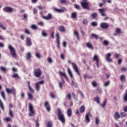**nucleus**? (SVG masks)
<instances>
[{
  "label": "nucleus",
  "mask_w": 127,
  "mask_h": 127,
  "mask_svg": "<svg viewBox=\"0 0 127 127\" xmlns=\"http://www.w3.org/2000/svg\"><path fill=\"white\" fill-rule=\"evenodd\" d=\"M8 49L9 50L10 54L13 58H16L17 55L16 54V51L12 45H8Z\"/></svg>",
  "instance_id": "1"
},
{
  "label": "nucleus",
  "mask_w": 127,
  "mask_h": 127,
  "mask_svg": "<svg viewBox=\"0 0 127 127\" xmlns=\"http://www.w3.org/2000/svg\"><path fill=\"white\" fill-rule=\"evenodd\" d=\"M58 116L59 118V120L64 124L65 123V116H64V114L62 113V110L60 108L58 109Z\"/></svg>",
  "instance_id": "2"
},
{
  "label": "nucleus",
  "mask_w": 127,
  "mask_h": 127,
  "mask_svg": "<svg viewBox=\"0 0 127 127\" xmlns=\"http://www.w3.org/2000/svg\"><path fill=\"white\" fill-rule=\"evenodd\" d=\"M29 117H34L35 116V111H34V109H33V106H32L31 103H29Z\"/></svg>",
  "instance_id": "3"
},
{
  "label": "nucleus",
  "mask_w": 127,
  "mask_h": 127,
  "mask_svg": "<svg viewBox=\"0 0 127 127\" xmlns=\"http://www.w3.org/2000/svg\"><path fill=\"white\" fill-rule=\"evenodd\" d=\"M3 11L4 12H7L8 13H12L13 11H15V10H14V9L11 7L6 6L3 8Z\"/></svg>",
  "instance_id": "4"
},
{
  "label": "nucleus",
  "mask_w": 127,
  "mask_h": 127,
  "mask_svg": "<svg viewBox=\"0 0 127 127\" xmlns=\"http://www.w3.org/2000/svg\"><path fill=\"white\" fill-rule=\"evenodd\" d=\"M43 84H44V80H42L35 83V88L37 92H39L40 90V85H43Z\"/></svg>",
  "instance_id": "5"
},
{
  "label": "nucleus",
  "mask_w": 127,
  "mask_h": 127,
  "mask_svg": "<svg viewBox=\"0 0 127 127\" xmlns=\"http://www.w3.org/2000/svg\"><path fill=\"white\" fill-rule=\"evenodd\" d=\"M34 74L35 77H36L37 78H39V77L41 76L42 72H41V70H40V68H38L34 70Z\"/></svg>",
  "instance_id": "6"
},
{
  "label": "nucleus",
  "mask_w": 127,
  "mask_h": 127,
  "mask_svg": "<svg viewBox=\"0 0 127 127\" xmlns=\"http://www.w3.org/2000/svg\"><path fill=\"white\" fill-rule=\"evenodd\" d=\"M71 64L72 65V67L74 70V71L78 75V76H80L81 74L80 73V72L79 71V69L78 68V66H77V64H75L74 63H72Z\"/></svg>",
  "instance_id": "7"
},
{
  "label": "nucleus",
  "mask_w": 127,
  "mask_h": 127,
  "mask_svg": "<svg viewBox=\"0 0 127 127\" xmlns=\"http://www.w3.org/2000/svg\"><path fill=\"white\" fill-rule=\"evenodd\" d=\"M112 54L111 53H108L106 55V60L107 62H113V60L111 58Z\"/></svg>",
  "instance_id": "8"
},
{
  "label": "nucleus",
  "mask_w": 127,
  "mask_h": 127,
  "mask_svg": "<svg viewBox=\"0 0 127 127\" xmlns=\"http://www.w3.org/2000/svg\"><path fill=\"white\" fill-rule=\"evenodd\" d=\"M44 107L46 109L47 112H49L51 108H50V104L48 101H46L44 104Z\"/></svg>",
  "instance_id": "9"
},
{
  "label": "nucleus",
  "mask_w": 127,
  "mask_h": 127,
  "mask_svg": "<svg viewBox=\"0 0 127 127\" xmlns=\"http://www.w3.org/2000/svg\"><path fill=\"white\" fill-rule=\"evenodd\" d=\"M61 79L62 81H59V86L60 89H62L63 88V85L65 84V81L64 80V79H63V77H61Z\"/></svg>",
  "instance_id": "10"
},
{
  "label": "nucleus",
  "mask_w": 127,
  "mask_h": 127,
  "mask_svg": "<svg viewBox=\"0 0 127 127\" xmlns=\"http://www.w3.org/2000/svg\"><path fill=\"white\" fill-rule=\"evenodd\" d=\"M93 61H96L97 67V68H99V63L100 61H99V57L97 56V55L94 56L93 58Z\"/></svg>",
  "instance_id": "11"
},
{
  "label": "nucleus",
  "mask_w": 127,
  "mask_h": 127,
  "mask_svg": "<svg viewBox=\"0 0 127 127\" xmlns=\"http://www.w3.org/2000/svg\"><path fill=\"white\" fill-rule=\"evenodd\" d=\"M91 114L90 113H86L85 117V121H86L87 123H90V117H91Z\"/></svg>",
  "instance_id": "12"
},
{
  "label": "nucleus",
  "mask_w": 127,
  "mask_h": 127,
  "mask_svg": "<svg viewBox=\"0 0 127 127\" xmlns=\"http://www.w3.org/2000/svg\"><path fill=\"white\" fill-rule=\"evenodd\" d=\"M26 43L27 46L30 47L31 45H32V42H31V39L30 38H26Z\"/></svg>",
  "instance_id": "13"
},
{
  "label": "nucleus",
  "mask_w": 127,
  "mask_h": 127,
  "mask_svg": "<svg viewBox=\"0 0 127 127\" xmlns=\"http://www.w3.org/2000/svg\"><path fill=\"white\" fill-rule=\"evenodd\" d=\"M100 27L103 28V29H107L109 27V25L107 23H101L100 24Z\"/></svg>",
  "instance_id": "14"
},
{
  "label": "nucleus",
  "mask_w": 127,
  "mask_h": 127,
  "mask_svg": "<svg viewBox=\"0 0 127 127\" xmlns=\"http://www.w3.org/2000/svg\"><path fill=\"white\" fill-rule=\"evenodd\" d=\"M99 11L102 16H107V14H106V10L105 9H99Z\"/></svg>",
  "instance_id": "15"
},
{
  "label": "nucleus",
  "mask_w": 127,
  "mask_h": 127,
  "mask_svg": "<svg viewBox=\"0 0 127 127\" xmlns=\"http://www.w3.org/2000/svg\"><path fill=\"white\" fill-rule=\"evenodd\" d=\"M114 118L116 121H118V120H119L121 118V115H120V113H119V112H115L114 113Z\"/></svg>",
  "instance_id": "16"
},
{
  "label": "nucleus",
  "mask_w": 127,
  "mask_h": 127,
  "mask_svg": "<svg viewBox=\"0 0 127 127\" xmlns=\"http://www.w3.org/2000/svg\"><path fill=\"white\" fill-rule=\"evenodd\" d=\"M86 47L87 48H89V49H91V50H93L94 49V47H93V45H92V44L90 42H87L85 44Z\"/></svg>",
  "instance_id": "17"
},
{
  "label": "nucleus",
  "mask_w": 127,
  "mask_h": 127,
  "mask_svg": "<svg viewBox=\"0 0 127 127\" xmlns=\"http://www.w3.org/2000/svg\"><path fill=\"white\" fill-rule=\"evenodd\" d=\"M81 6L85 9H89V3H81Z\"/></svg>",
  "instance_id": "18"
},
{
  "label": "nucleus",
  "mask_w": 127,
  "mask_h": 127,
  "mask_svg": "<svg viewBox=\"0 0 127 127\" xmlns=\"http://www.w3.org/2000/svg\"><path fill=\"white\" fill-rule=\"evenodd\" d=\"M120 79L121 82H122V83L126 82V76L125 75L122 74L120 75Z\"/></svg>",
  "instance_id": "19"
},
{
  "label": "nucleus",
  "mask_w": 127,
  "mask_h": 127,
  "mask_svg": "<svg viewBox=\"0 0 127 127\" xmlns=\"http://www.w3.org/2000/svg\"><path fill=\"white\" fill-rule=\"evenodd\" d=\"M60 76H61V77H62V76H64V77L66 79V80L67 81H68V77L67 76V74H66V73L65 72H63L62 71H60Z\"/></svg>",
  "instance_id": "20"
},
{
  "label": "nucleus",
  "mask_w": 127,
  "mask_h": 127,
  "mask_svg": "<svg viewBox=\"0 0 127 127\" xmlns=\"http://www.w3.org/2000/svg\"><path fill=\"white\" fill-rule=\"evenodd\" d=\"M58 29L61 32H65V31H66V29L65 28V27H64V26H59Z\"/></svg>",
  "instance_id": "21"
},
{
  "label": "nucleus",
  "mask_w": 127,
  "mask_h": 127,
  "mask_svg": "<svg viewBox=\"0 0 127 127\" xmlns=\"http://www.w3.org/2000/svg\"><path fill=\"white\" fill-rule=\"evenodd\" d=\"M43 18L44 19H46V20H48L49 19H51L52 18V15L51 14L49 13L47 16H44L43 17Z\"/></svg>",
  "instance_id": "22"
},
{
  "label": "nucleus",
  "mask_w": 127,
  "mask_h": 127,
  "mask_svg": "<svg viewBox=\"0 0 127 127\" xmlns=\"http://www.w3.org/2000/svg\"><path fill=\"white\" fill-rule=\"evenodd\" d=\"M67 73L70 78H74L73 73H72V71H71V69H70L69 68H67Z\"/></svg>",
  "instance_id": "23"
},
{
  "label": "nucleus",
  "mask_w": 127,
  "mask_h": 127,
  "mask_svg": "<svg viewBox=\"0 0 127 127\" xmlns=\"http://www.w3.org/2000/svg\"><path fill=\"white\" fill-rule=\"evenodd\" d=\"M67 116L70 118L71 117V116L72 115V109H68L67 111Z\"/></svg>",
  "instance_id": "24"
},
{
  "label": "nucleus",
  "mask_w": 127,
  "mask_h": 127,
  "mask_svg": "<svg viewBox=\"0 0 127 127\" xmlns=\"http://www.w3.org/2000/svg\"><path fill=\"white\" fill-rule=\"evenodd\" d=\"M80 113H81V114H83V113H84L85 112V110H86L85 108V106L82 105L80 107Z\"/></svg>",
  "instance_id": "25"
},
{
  "label": "nucleus",
  "mask_w": 127,
  "mask_h": 127,
  "mask_svg": "<svg viewBox=\"0 0 127 127\" xmlns=\"http://www.w3.org/2000/svg\"><path fill=\"white\" fill-rule=\"evenodd\" d=\"M71 17V18H73V19H76V18H77V12H74L72 13Z\"/></svg>",
  "instance_id": "26"
},
{
  "label": "nucleus",
  "mask_w": 127,
  "mask_h": 127,
  "mask_svg": "<svg viewBox=\"0 0 127 127\" xmlns=\"http://www.w3.org/2000/svg\"><path fill=\"white\" fill-rule=\"evenodd\" d=\"M74 34L76 37L77 40H80V37H79V33L78 31H74Z\"/></svg>",
  "instance_id": "27"
},
{
  "label": "nucleus",
  "mask_w": 127,
  "mask_h": 127,
  "mask_svg": "<svg viewBox=\"0 0 127 127\" xmlns=\"http://www.w3.org/2000/svg\"><path fill=\"white\" fill-rule=\"evenodd\" d=\"M55 10H56V11H57V12H63L65 10V8H63V9H59L57 8H55Z\"/></svg>",
  "instance_id": "28"
},
{
  "label": "nucleus",
  "mask_w": 127,
  "mask_h": 127,
  "mask_svg": "<svg viewBox=\"0 0 127 127\" xmlns=\"http://www.w3.org/2000/svg\"><path fill=\"white\" fill-rule=\"evenodd\" d=\"M91 16L92 17V18L96 19H97V17L98 16V13H94L91 15Z\"/></svg>",
  "instance_id": "29"
},
{
  "label": "nucleus",
  "mask_w": 127,
  "mask_h": 127,
  "mask_svg": "<svg viewBox=\"0 0 127 127\" xmlns=\"http://www.w3.org/2000/svg\"><path fill=\"white\" fill-rule=\"evenodd\" d=\"M0 107L3 111L4 110V106L3 105V103H2V101H1V100H0Z\"/></svg>",
  "instance_id": "30"
},
{
  "label": "nucleus",
  "mask_w": 127,
  "mask_h": 127,
  "mask_svg": "<svg viewBox=\"0 0 127 127\" xmlns=\"http://www.w3.org/2000/svg\"><path fill=\"white\" fill-rule=\"evenodd\" d=\"M123 100L124 102H127V89L126 90L125 95L124 96Z\"/></svg>",
  "instance_id": "31"
},
{
  "label": "nucleus",
  "mask_w": 127,
  "mask_h": 127,
  "mask_svg": "<svg viewBox=\"0 0 127 127\" xmlns=\"http://www.w3.org/2000/svg\"><path fill=\"white\" fill-rule=\"evenodd\" d=\"M110 84H111V81L110 80L107 81L106 82H105L104 84V87H108V86H110Z\"/></svg>",
  "instance_id": "32"
},
{
  "label": "nucleus",
  "mask_w": 127,
  "mask_h": 127,
  "mask_svg": "<svg viewBox=\"0 0 127 127\" xmlns=\"http://www.w3.org/2000/svg\"><path fill=\"white\" fill-rule=\"evenodd\" d=\"M0 70L3 72H5L6 71V67L5 66H0Z\"/></svg>",
  "instance_id": "33"
},
{
  "label": "nucleus",
  "mask_w": 127,
  "mask_h": 127,
  "mask_svg": "<svg viewBox=\"0 0 127 127\" xmlns=\"http://www.w3.org/2000/svg\"><path fill=\"white\" fill-rule=\"evenodd\" d=\"M56 37H57V42H60V35L59 33H57L56 34Z\"/></svg>",
  "instance_id": "34"
},
{
  "label": "nucleus",
  "mask_w": 127,
  "mask_h": 127,
  "mask_svg": "<svg viewBox=\"0 0 127 127\" xmlns=\"http://www.w3.org/2000/svg\"><path fill=\"white\" fill-rule=\"evenodd\" d=\"M0 27L2 29H3V30H5V29H6V27H5V26H4V25H3L2 23H0Z\"/></svg>",
  "instance_id": "35"
},
{
  "label": "nucleus",
  "mask_w": 127,
  "mask_h": 127,
  "mask_svg": "<svg viewBox=\"0 0 127 127\" xmlns=\"http://www.w3.org/2000/svg\"><path fill=\"white\" fill-rule=\"evenodd\" d=\"M31 28L32 29H34V30H36L37 29H38L37 26H36V25H32L31 26Z\"/></svg>",
  "instance_id": "36"
},
{
  "label": "nucleus",
  "mask_w": 127,
  "mask_h": 127,
  "mask_svg": "<svg viewBox=\"0 0 127 127\" xmlns=\"http://www.w3.org/2000/svg\"><path fill=\"white\" fill-rule=\"evenodd\" d=\"M23 19H24V20H27V17H28V15H27V14L26 13H24L23 15Z\"/></svg>",
  "instance_id": "37"
},
{
  "label": "nucleus",
  "mask_w": 127,
  "mask_h": 127,
  "mask_svg": "<svg viewBox=\"0 0 127 127\" xmlns=\"http://www.w3.org/2000/svg\"><path fill=\"white\" fill-rule=\"evenodd\" d=\"M121 118H126L127 117V113L125 112H122L121 113Z\"/></svg>",
  "instance_id": "38"
},
{
  "label": "nucleus",
  "mask_w": 127,
  "mask_h": 127,
  "mask_svg": "<svg viewBox=\"0 0 127 127\" xmlns=\"http://www.w3.org/2000/svg\"><path fill=\"white\" fill-rule=\"evenodd\" d=\"M42 35H43V36H44V37H47L48 35L47 33H46L45 31H44V30L42 31Z\"/></svg>",
  "instance_id": "39"
},
{
  "label": "nucleus",
  "mask_w": 127,
  "mask_h": 127,
  "mask_svg": "<svg viewBox=\"0 0 127 127\" xmlns=\"http://www.w3.org/2000/svg\"><path fill=\"white\" fill-rule=\"evenodd\" d=\"M9 115L11 118H13V113L12 111H11V109L10 108L9 109Z\"/></svg>",
  "instance_id": "40"
},
{
  "label": "nucleus",
  "mask_w": 127,
  "mask_h": 127,
  "mask_svg": "<svg viewBox=\"0 0 127 127\" xmlns=\"http://www.w3.org/2000/svg\"><path fill=\"white\" fill-rule=\"evenodd\" d=\"M109 41L107 40H104L103 42V45H104L105 46H108V45H109Z\"/></svg>",
  "instance_id": "41"
},
{
  "label": "nucleus",
  "mask_w": 127,
  "mask_h": 127,
  "mask_svg": "<svg viewBox=\"0 0 127 127\" xmlns=\"http://www.w3.org/2000/svg\"><path fill=\"white\" fill-rule=\"evenodd\" d=\"M94 100L97 104H100V97L97 96Z\"/></svg>",
  "instance_id": "42"
},
{
  "label": "nucleus",
  "mask_w": 127,
  "mask_h": 127,
  "mask_svg": "<svg viewBox=\"0 0 127 127\" xmlns=\"http://www.w3.org/2000/svg\"><path fill=\"white\" fill-rule=\"evenodd\" d=\"M11 93L13 95H15L16 94V90L14 88H12L11 89Z\"/></svg>",
  "instance_id": "43"
},
{
  "label": "nucleus",
  "mask_w": 127,
  "mask_h": 127,
  "mask_svg": "<svg viewBox=\"0 0 127 127\" xmlns=\"http://www.w3.org/2000/svg\"><path fill=\"white\" fill-rule=\"evenodd\" d=\"M121 71H122V72H127V67H126V66H123L121 68Z\"/></svg>",
  "instance_id": "44"
},
{
  "label": "nucleus",
  "mask_w": 127,
  "mask_h": 127,
  "mask_svg": "<svg viewBox=\"0 0 127 127\" xmlns=\"http://www.w3.org/2000/svg\"><path fill=\"white\" fill-rule=\"evenodd\" d=\"M32 56H31V53H28L27 54V59H28V60H29V59H30V58H31Z\"/></svg>",
  "instance_id": "45"
},
{
  "label": "nucleus",
  "mask_w": 127,
  "mask_h": 127,
  "mask_svg": "<svg viewBox=\"0 0 127 127\" xmlns=\"http://www.w3.org/2000/svg\"><path fill=\"white\" fill-rule=\"evenodd\" d=\"M99 123H100V119L98 117H96L95 119V124L96 125H99Z\"/></svg>",
  "instance_id": "46"
},
{
  "label": "nucleus",
  "mask_w": 127,
  "mask_h": 127,
  "mask_svg": "<svg viewBox=\"0 0 127 127\" xmlns=\"http://www.w3.org/2000/svg\"><path fill=\"white\" fill-rule=\"evenodd\" d=\"M5 91L6 92V93H7L8 95H9V94H10V93H11V89H9V88H6L5 89Z\"/></svg>",
  "instance_id": "47"
},
{
  "label": "nucleus",
  "mask_w": 127,
  "mask_h": 127,
  "mask_svg": "<svg viewBox=\"0 0 127 127\" xmlns=\"http://www.w3.org/2000/svg\"><path fill=\"white\" fill-rule=\"evenodd\" d=\"M12 78H18L19 76L18 75V74L15 73L12 75Z\"/></svg>",
  "instance_id": "48"
},
{
  "label": "nucleus",
  "mask_w": 127,
  "mask_h": 127,
  "mask_svg": "<svg viewBox=\"0 0 127 127\" xmlns=\"http://www.w3.org/2000/svg\"><path fill=\"white\" fill-rule=\"evenodd\" d=\"M1 97L3 98V99L4 100H5V94H4V91H2L1 93Z\"/></svg>",
  "instance_id": "49"
},
{
  "label": "nucleus",
  "mask_w": 127,
  "mask_h": 127,
  "mask_svg": "<svg viewBox=\"0 0 127 127\" xmlns=\"http://www.w3.org/2000/svg\"><path fill=\"white\" fill-rule=\"evenodd\" d=\"M28 97H29V100H32L33 99V96H32V94H31L30 93H28Z\"/></svg>",
  "instance_id": "50"
},
{
  "label": "nucleus",
  "mask_w": 127,
  "mask_h": 127,
  "mask_svg": "<svg viewBox=\"0 0 127 127\" xmlns=\"http://www.w3.org/2000/svg\"><path fill=\"white\" fill-rule=\"evenodd\" d=\"M106 105H107V100H105L103 102V103L101 105V106L104 108V107H105V106H106Z\"/></svg>",
  "instance_id": "51"
},
{
  "label": "nucleus",
  "mask_w": 127,
  "mask_h": 127,
  "mask_svg": "<svg viewBox=\"0 0 127 127\" xmlns=\"http://www.w3.org/2000/svg\"><path fill=\"white\" fill-rule=\"evenodd\" d=\"M35 56L38 59H40V53H37L35 55Z\"/></svg>",
  "instance_id": "52"
},
{
  "label": "nucleus",
  "mask_w": 127,
  "mask_h": 127,
  "mask_svg": "<svg viewBox=\"0 0 127 127\" xmlns=\"http://www.w3.org/2000/svg\"><path fill=\"white\" fill-rule=\"evenodd\" d=\"M72 96L73 97L74 100H75V101H76V102H77V101H78V98H77V97H76L75 93H72Z\"/></svg>",
  "instance_id": "53"
},
{
  "label": "nucleus",
  "mask_w": 127,
  "mask_h": 127,
  "mask_svg": "<svg viewBox=\"0 0 127 127\" xmlns=\"http://www.w3.org/2000/svg\"><path fill=\"white\" fill-rule=\"evenodd\" d=\"M73 5L74 6V8H76V9H80V6H79V5L75 4Z\"/></svg>",
  "instance_id": "54"
},
{
  "label": "nucleus",
  "mask_w": 127,
  "mask_h": 127,
  "mask_svg": "<svg viewBox=\"0 0 127 127\" xmlns=\"http://www.w3.org/2000/svg\"><path fill=\"white\" fill-rule=\"evenodd\" d=\"M48 127H52V122H49L47 124Z\"/></svg>",
  "instance_id": "55"
},
{
  "label": "nucleus",
  "mask_w": 127,
  "mask_h": 127,
  "mask_svg": "<svg viewBox=\"0 0 127 127\" xmlns=\"http://www.w3.org/2000/svg\"><path fill=\"white\" fill-rule=\"evenodd\" d=\"M66 97L68 100H71V93H68L66 95Z\"/></svg>",
  "instance_id": "56"
},
{
  "label": "nucleus",
  "mask_w": 127,
  "mask_h": 127,
  "mask_svg": "<svg viewBox=\"0 0 127 127\" xmlns=\"http://www.w3.org/2000/svg\"><path fill=\"white\" fill-rule=\"evenodd\" d=\"M118 62V64L121 65V64H122V62H123V60L122 59H119Z\"/></svg>",
  "instance_id": "57"
},
{
  "label": "nucleus",
  "mask_w": 127,
  "mask_h": 127,
  "mask_svg": "<svg viewBox=\"0 0 127 127\" xmlns=\"http://www.w3.org/2000/svg\"><path fill=\"white\" fill-rule=\"evenodd\" d=\"M79 94L80 95V96L82 98H83V99H84V98H85V96L84 95V93H83V92H82V91H79Z\"/></svg>",
  "instance_id": "58"
},
{
  "label": "nucleus",
  "mask_w": 127,
  "mask_h": 127,
  "mask_svg": "<svg viewBox=\"0 0 127 127\" xmlns=\"http://www.w3.org/2000/svg\"><path fill=\"white\" fill-rule=\"evenodd\" d=\"M92 85L93 87H97V86L98 85V84H97V82H96V81H93Z\"/></svg>",
  "instance_id": "59"
},
{
  "label": "nucleus",
  "mask_w": 127,
  "mask_h": 127,
  "mask_svg": "<svg viewBox=\"0 0 127 127\" xmlns=\"http://www.w3.org/2000/svg\"><path fill=\"white\" fill-rule=\"evenodd\" d=\"M121 55L119 54H116L115 55V58H116V59H118V58H119V57H120Z\"/></svg>",
  "instance_id": "60"
},
{
  "label": "nucleus",
  "mask_w": 127,
  "mask_h": 127,
  "mask_svg": "<svg viewBox=\"0 0 127 127\" xmlns=\"http://www.w3.org/2000/svg\"><path fill=\"white\" fill-rule=\"evenodd\" d=\"M38 122H39L38 119H37L36 121V127H39L40 125Z\"/></svg>",
  "instance_id": "61"
},
{
  "label": "nucleus",
  "mask_w": 127,
  "mask_h": 127,
  "mask_svg": "<svg viewBox=\"0 0 127 127\" xmlns=\"http://www.w3.org/2000/svg\"><path fill=\"white\" fill-rule=\"evenodd\" d=\"M50 96H51V98H52V99H55V95L54 94H53V93L51 92L50 93Z\"/></svg>",
  "instance_id": "62"
},
{
  "label": "nucleus",
  "mask_w": 127,
  "mask_h": 127,
  "mask_svg": "<svg viewBox=\"0 0 127 127\" xmlns=\"http://www.w3.org/2000/svg\"><path fill=\"white\" fill-rule=\"evenodd\" d=\"M116 33H121V29L117 28L116 31Z\"/></svg>",
  "instance_id": "63"
},
{
  "label": "nucleus",
  "mask_w": 127,
  "mask_h": 127,
  "mask_svg": "<svg viewBox=\"0 0 127 127\" xmlns=\"http://www.w3.org/2000/svg\"><path fill=\"white\" fill-rule=\"evenodd\" d=\"M92 26H97L98 23H97L96 22H93L92 23Z\"/></svg>",
  "instance_id": "64"
}]
</instances>
